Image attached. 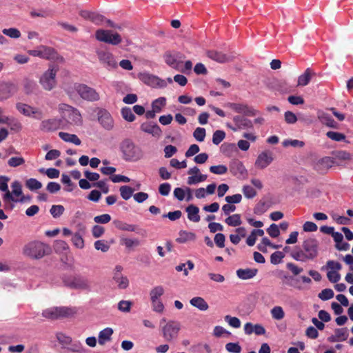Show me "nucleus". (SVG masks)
<instances>
[{
	"instance_id": "obj_1",
	"label": "nucleus",
	"mask_w": 353,
	"mask_h": 353,
	"mask_svg": "<svg viewBox=\"0 0 353 353\" xmlns=\"http://www.w3.org/2000/svg\"><path fill=\"white\" fill-rule=\"evenodd\" d=\"M319 253V242L316 239L310 238L305 240L302 244V249L296 248L290 254L296 261L306 262L313 260Z\"/></svg>"
},
{
	"instance_id": "obj_2",
	"label": "nucleus",
	"mask_w": 353,
	"mask_h": 353,
	"mask_svg": "<svg viewBox=\"0 0 353 353\" xmlns=\"http://www.w3.org/2000/svg\"><path fill=\"white\" fill-rule=\"evenodd\" d=\"M314 168L323 172L333 166H346L353 162L352 156H314Z\"/></svg>"
},
{
	"instance_id": "obj_3",
	"label": "nucleus",
	"mask_w": 353,
	"mask_h": 353,
	"mask_svg": "<svg viewBox=\"0 0 353 353\" xmlns=\"http://www.w3.org/2000/svg\"><path fill=\"white\" fill-rule=\"evenodd\" d=\"M160 332L167 342H173L177 339L181 328V323L174 320L163 318L160 321Z\"/></svg>"
},
{
	"instance_id": "obj_4",
	"label": "nucleus",
	"mask_w": 353,
	"mask_h": 353,
	"mask_svg": "<svg viewBox=\"0 0 353 353\" xmlns=\"http://www.w3.org/2000/svg\"><path fill=\"white\" fill-rule=\"evenodd\" d=\"M59 111L61 114L63 123L65 122L70 125L79 126L83 119L79 110L65 103L59 105Z\"/></svg>"
},
{
	"instance_id": "obj_5",
	"label": "nucleus",
	"mask_w": 353,
	"mask_h": 353,
	"mask_svg": "<svg viewBox=\"0 0 353 353\" xmlns=\"http://www.w3.org/2000/svg\"><path fill=\"white\" fill-rule=\"evenodd\" d=\"M50 252V248L41 241L30 242L23 248V254L34 259H41L49 254Z\"/></svg>"
},
{
	"instance_id": "obj_6",
	"label": "nucleus",
	"mask_w": 353,
	"mask_h": 353,
	"mask_svg": "<svg viewBox=\"0 0 353 353\" xmlns=\"http://www.w3.org/2000/svg\"><path fill=\"white\" fill-rule=\"evenodd\" d=\"M59 70L57 64L50 63L46 71H45L39 78V83L46 91L53 90L57 85L56 76Z\"/></svg>"
},
{
	"instance_id": "obj_7",
	"label": "nucleus",
	"mask_w": 353,
	"mask_h": 353,
	"mask_svg": "<svg viewBox=\"0 0 353 353\" xmlns=\"http://www.w3.org/2000/svg\"><path fill=\"white\" fill-rule=\"evenodd\" d=\"M75 311L68 307H51L43 310L41 315L43 317L54 321L59 319L67 318L74 315Z\"/></svg>"
},
{
	"instance_id": "obj_8",
	"label": "nucleus",
	"mask_w": 353,
	"mask_h": 353,
	"mask_svg": "<svg viewBox=\"0 0 353 353\" xmlns=\"http://www.w3.org/2000/svg\"><path fill=\"white\" fill-rule=\"evenodd\" d=\"M64 285L72 290H91V284L88 278L78 274L63 280Z\"/></svg>"
},
{
	"instance_id": "obj_9",
	"label": "nucleus",
	"mask_w": 353,
	"mask_h": 353,
	"mask_svg": "<svg viewBox=\"0 0 353 353\" xmlns=\"http://www.w3.org/2000/svg\"><path fill=\"white\" fill-rule=\"evenodd\" d=\"M74 89L80 97L87 101L94 102L100 99V95L95 89L84 83H76Z\"/></svg>"
},
{
	"instance_id": "obj_10",
	"label": "nucleus",
	"mask_w": 353,
	"mask_h": 353,
	"mask_svg": "<svg viewBox=\"0 0 353 353\" xmlns=\"http://www.w3.org/2000/svg\"><path fill=\"white\" fill-rule=\"evenodd\" d=\"M97 40L112 46H117L122 41L121 35L110 30L99 29L95 32Z\"/></svg>"
},
{
	"instance_id": "obj_11",
	"label": "nucleus",
	"mask_w": 353,
	"mask_h": 353,
	"mask_svg": "<svg viewBox=\"0 0 353 353\" xmlns=\"http://www.w3.org/2000/svg\"><path fill=\"white\" fill-rule=\"evenodd\" d=\"M164 61L170 67L178 70L183 62L185 56L179 52L167 51L163 55Z\"/></svg>"
},
{
	"instance_id": "obj_12",
	"label": "nucleus",
	"mask_w": 353,
	"mask_h": 353,
	"mask_svg": "<svg viewBox=\"0 0 353 353\" xmlns=\"http://www.w3.org/2000/svg\"><path fill=\"white\" fill-rule=\"evenodd\" d=\"M97 55L99 61L108 70L115 69L117 68V61L114 55L110 52L106 50H97Z\"/></svg>"
},
{
	"instance_id": "obj_13",
	"label": "nucleus",
	"mask_w": 353,
	"mask_h": 353,
	"mask_svg": "<svg viewBox=\"0 0 353 353\" xmlns=\"http://www.w3.org/2000/svg\"><path fill=\"white\" fill-rule=\"evenodd\" d=\"M97 119L101 125L106 130H112L114 128V120L111 114L105 109L99 108Z\"/></svg>"
},
{
	"instance_id": "obj_14",
	"label": "nucleus",
	"mask_w": 353,
	"mask_h": 353,
	"mask_svg": "<svg viewBox=\"0 0 353 353\" xmlns=\"http://www.w3.org/2000/svg\"><path fill=\"white\" fill-rule=\"evenodd\" d=\"M16 108L20 113L26 117H33L38 120H41L43 117V112L41 110L29 105L18 103Z\"/></svg>"
},
{
	"instance_id": "obj_15",
	"label": "nucleus",
	"mask_w": 353,
	"mask_h": 353,
	"mask_svg": "<svg viewBox=\"0 0 353 353\" xmlns=\"http://www.w3.org/2000/svg\"><path fill=\"white\" fill-rule=\"evenodd\" d=\"M139 77L144 83L151 87L164 88L166 86V83L163 80L149 73H140Z\"/></svg>"
},
{
	"instance_id": "obj_16",
	"label": "nucleus",
	"mask_w": 353,
	"mask_h": 353,
	"mask_svg": "<svg viewBox=\"0 0 353 353\" xmlns=\"http://www.w3.org/2000/svg\"><path fill=\"white\" fill-rule=\"evenodd\" d=\"M28 53L32 56L45 59H54L57 54L54 48L45 46H41L37 50H29Z\"/></svg>"
},
{
	"instance_id": "obj_17",
	"label": "nucleus",
	"mask_w": 353,
	"mask_h": 353,
	"mask_svg": "<svg viewBox=\"0 0 353 353\" xmlns=\"http://www.w3.org/2000/svg\"><path fill=\"white\" fill-rule=\"evenodd\" d=\"M63 127V121L61 119L52 118L41 121L39 128L43 132L55 131Z\"/></svg>"
},
{
	"instance_id": "obj_18",
	"label": "nucleus",
	"mask_w": 353,
	"mask_h": 353,
	"mask_svg": "<svg viewBox=\"0 0 353 353\" xmlns=\"http://www.w3.org/2000/svg\"><path fill=\"white\" fill-rule=\"evenodd\" d=\"M228 107L237 113L243 114L248 117H253L257 114L256 110L243 103H230Z\"/></svg>"
},
{
	"instance_id": "obj_19",
	"label": "nucleus",
	"mask_w": 353,
	"mask_h": 353,
	"mask_svg": "<svg viewBox=\"0 0 353 353\" xmlns=\"http://www.w3.org/2000/svg\"><path fill=\"white\" fill-rule=\"evenodd\" d=\"M233 121L235 124V127H232L230 124H228V126L234 131H236L239 129H249L253 127L252 122L242 116L237 115L234 117Z\"/></svg>"
},
{
	"instance_id": "obj_20",
	"label": "nucleus",
	"mask_w": 353,
	"mask_h": 353,
	"mask_svg": "<svg viewBox=\"0 0 353 353\" xmlns=\"http://www.w3.org/2000/svg\"><path fill=\"white\" fill-rule=\"evenodd\" d=\"M140 128L141 130L144 132L152 134L155 137H159L162 134V131L160 127L154 122H144L141 125Z\"/></svg>"
},
{
	"instance_id": "obj_21",
	"label": "nucleus",
	"mask_w": 353,
	"mask_h": 353,
	"mask_svg": "<svg viewBox=\"0 0 353 353\" xmlns=\"http://www.w3.org/2000/svg\"><path fill=\"white\" fill-rule=\"evenodd\" d=\"M120 150L123 154H135L140 152L139 148L130 139H125L121 143Z\"/></svg>"
},
{
	"instance_id": "obj_22",
	"label": "nucleus",
	"mask_w": 353,
	"mask_h": 353,
	"mask_svg": "<svg viewBox=\"0 0 353 353\" xmlns=\"http://www.w3.org/2000/svg\"><path fill=\"white\" fill-rule=\"evenodd\" d=\"M9 179L6 176H0V190L1 191L6 192V194L3 196V199L5 201H14L17 202L18 200L14 199L12 194L8 190V181Z\"/></svg>"
},
{
	"instance_id": "obj_23",
	"label": "nucleus",
	"mask_w": 353,
	"mask_h": 353,
	"mask_svg": "<svg viewBox=\"0 0 353 353\" xmlns=\"http://www.w3.org/2000/svg\"><path fill=\"white\" fill-rule=\"evenodd\" d=\"M112 280L120 290L126 289L129 285V280L128 277L123 276L121 273L114 274Z\"/></svg>"
},
{
	"instance_id": "obj_24",
	"label": "nucleus",
	"mask_w": 353,
	"mask_h": 353,
	"mask_svg": "<svg viewBox=\"0 0 353 353\" xmlns=\"http://www.w3.org/2000/svg\"><path fill=\"white\" fill-rule=\"evenodd\" d=\"M315 72L310 68H307L303 74L300 75L298 78V83L297 85L299 86H305L307 85L312 76L315 75Z\"/></svg>"
},
{
	"instance_id": "obj_25",
	"label": "nucleus",
	"mask_w": 353,
	"mask_h": 353,
	"mask_svg": "<svg viewBox=\"0 0 353 353\" xmlns=\"http://www.w3.org/2000/svg\"><path fill=\"white\" fill-rule=\"evenodd\" d=\"M257 272L258 270L255 268L239 269L236 271V275L241 279L247 280L254 277Z\"/></svg>"
},
{
	"instance_id": "obj_26",
	"label": "nucleus",
	"mask_w": 353,
	"mask_h": 353,
	"mask_svg": "<svg viewBox=\"0 0 353 353\" xmlns=\"http://www.w3.org/2000/svg\"><path fill=\"white\" fill-rule=\"evenodd\" d=\"M196 240V234L194 232L181 230L179 233V237L176 238V241L179 243H185L190 241H194Z\"/></svg>"
},
{
	"instance_id": "obj_27",
	"label": "nucleus",
	"mask_w": 353,
	"mask_h": 353,
	"mask_svg": "<svg viewBox=\"0 0 353 353\" xmlns=\"http://www.w3.org/2000/svg\"><path fill=\"white\" fill-rule=\"evenodd\" d=\"M208 57L219 63H225L229 61V57L221 52L210 50L207 52Z\"/></svg>"
},
{
	"instance_id": "obj_28",
	"label": "nucleus",
	"mask_w": 353,
	"mask_h": 353,
	"mask_svg": "<svg viewBox=\"0 0 353 353\" xmlns=\"http://www.w3.org/2000/svg\"><path fill=\"white\" fill-rule=\"evenodd\" d=\"M188 212V218L193 222H199L200 221V216L199 215V209L194 205H190L186 208Z\"/></svg>"
},
{
	"instance_id": "obj_29",
	"label": "nucleus",
	"mask_w": 353,
	"mask_h": 353,
	"mask_svg": "<svg viewBox=\"0 0 353 353\" xmlns=\"http://www.w3.org/2000/svg\"><path fill=\"white\" fill-rule=\"evenodd\" d=\"M190 303L192 306L198 308L201 311H206L209 307L208 303L204 300L203 298L200 296H196L192 298L190 301Z\"/></svg>"
},
{
	"instance_id": "obj_30",
	"label": "nucleus",
	"mask_w": 353,
	"mask_h": 353,
	"mask_svg": "<svg viewBox=\"0 0 353 353\" xmlns=\"http://www.w3.org/2000/svg\"><path fill=\"white\" fill-rule=\"evenodd\" d=\"M59 136L62 140L66 142L72 143L77 145H80L81 143L80 139L76 134L60 132L59 133Z\"/></svg>"
},
{
	"instance_id": "obj_31",
	"label": "nucleus",
	"mask_w": 353,
	"mask_h": 353,
	"mask_svg": "<svg viewBox=\"0 0 353 353\" xmlns=\"http://www.w3.org/2000/svg\"><path fill=\"white\" fill-rule=\"evenodd\" d=\"M112 334L113 330L110 327H106L101 330L99 334V343L104 345L105 343L110 341Z\"/></svg>"
},
{
	"instance_id": "obj_32",
	"label": "nucleus",
	"mask_w": 353,
	"mask_h": 353,
	"mask_svg": "<svg viewBox=\"0 0 353 353\" xmlns=\"http://www.w3.org/2000/svg\"><path fill=\"white\" fill-rule=\"evenodd\" d=\"M113 223L117 229L123 231L135 232L138 229L137 225L128 224L119 220L114 221Z\"/></svg>"
},
{
	"instance_id": "obj_33",
	"label": "nucleus",
	"mask_w": 353,
	"mask_h": 353,
	"mask_svg": "<svg viewBox=\"0 0 353 353\" xmlns=\"http://www.w3.org/2000/svg\"><path fill=\"white\" fill-rule=\"evenodd\" d=\"M273 161L272 156H258L256 161L255 166L259 169L266 168Z\"/></svg>"
},
{
	"instance_id": "obj_34",
	"label": "nucleus",
	"mask_w": 353,
	"mask_h": 353,
	"mask_svg": "<svg viewBox=\"0 0 353 353\" xmlns=\"http://www.w3.org/2000/svg\"><path fill=\"white\" fill-rule=\"evenodd\" d=\"M319 118L323 124L326 125L330 128H336L337 123L330 114L327 113H322L319 116Z\"/></svg>"
},
{
	"instance_id": "obj_35",
	"label": "nucleus",
	"mask_w": 353,
	"mask_h": 353,
	"mask_svg": "<svg viewBox=\"0 0 353 353\" xmlns=\"http://www.w3.org/2000/svg\"><path fill=\"white\" fill-rule=\"evenodd\" d=\"M23 85L24 91L27 94L33 93L37 88L36 82L30 79H25Z\"/></svg>"
},
{
	"instance_id": "obj_36",
	"label": "nucleus",
	"mask_w": 353,
	"mask_h": 353,
	"mask_svg": "<svg viewBox=\"0 0 353 353\" xmlns=\"http://www.w3.org/2000/svg\"><path fill=\"white\" fill-rule=\"evenodd\" d=\"M164 294V288L161 285H158L154 288H153L150 292V300L151 301H155L159 300V298L161 296Z\"/></svg>"
},
{
	"instance_id": "obj_37",
	"label": "nucleus",
	"mask_w": 353,
	"mask_h": 353,
	"mask_svg": "<svg viewBox=\"0 0 353 353\" xmlns=\"http://www.w3.org/2000/svg\"><path fill=\"white\" fill-rule=\"evenodd\" d=\"M225 222L230 226L236 227L239 226L241 224L242 221L241 219V216L239 214H234L232 216H229L225 220Z\"/></svg>"
},
{
	"instance_id": "obj_38",
	"label": "nucleus",
	"mask_w": 353,
	"mask_h": 353,
	"mask_svg": "<svg viewBox=\"0 0 353 353\" xmlns=\"http://www.w3.org/2000/svg\"><path fill=\"white\" fill-rule=\"evenodd\" d=\"M120 194L121 197L124 200H128L132 196L134 189L128 185H123L119 188Z\"/></svg>"
},
{
	"instance_id": "obj_39",
	"label": "nucleus",
	"mask_w": 353,
	"mask_h": 353,
	"mask_svg": "<svg viewBox=\"0 0 353 353\" xmlns=\"http://www.w3.org/2000/svg\"><path fill=\"white\" fill-rule=\"evenodd\" d=\"M284 147L302 148L305 145V143L297 139H285L282 143Z\"/></svg>"
},
{
	"instance_id": "obj_40",
	"label": "nucleus",
	"mask_w": 353,
	"mask_h": 353,
	"mask_svg": "<svg viewBox=\"0 0 353 353\" xmlns=\"http://www.w3.org/2000/svg\"><path fill=\"white\" fill-rule=\"evenodd\" d=\"M12 84L4 83L0 85V98L1 99H8L10 95V89Z\"/></svg>"
},
{
	"instance_id": "obj_41",
	"label": "nucleus",
	"mask_w": 353,
	"mask_h": 353,
	"mask_svg": "<svg viewBox=\"0 0 353 353\" xmlns=\"http://www.w3.org/2000/svg\"><path fill=\"white\" fill-rule=\"evenodd\" d=\"M121 115H122L123 118L125 120H126L129 122H132L134 121L135 116L132 113V111L130 108H128V107L123 108L121 109Z\"/></svg>"
},
{
	"instance_id": "obj_42",
	"label": "nucleus",
	"mask_w": 353,
	"mask_h": 353,
	"mask_svg": "<svg viewBox=\"0 0 353 353\" xmlns=\"http://www.w3.org/2000/svg\"><path fill=\"white\" fill-rule=\"evenodd\" d=\"M39 172L42 174L45 173L50 179H57L59 176V170L55 168H48L47 170L40 168Z\"/></svg>"
},
{
	"instance_id": "obj_43",
	"label": "nucleus",
	"mask_w": 353,
	"mask_h": 353,
	"mask_svg": "<svg viewBox=\"0 0 353 353\" xmlns=\"http://www.w3.org/2000/svg\"><path fill=\"white\" fill-rule=\"evenodd\" d=\"M271 314L273 319L281 320L283 319L285 313L281 306H275L271 310Z\"/></svg>"
},
{
	"instance_id": "obj_44",
	"label": "nucleus",
	"mask_w": 353,
	"mask_h": 353,
	"mask_svg": "<svg viewBox=\"0 0 353 353\" xmlns=\"http://www.w3.org/2000/svg\"><path fill=\"white\" fill-rule=\"evenodd\" d=\"M26 185L30 190H36L42 187V183L37 179L31 178L26 181Z\"/></svg>"
},
{
	"instance_id": "obj_45",
	"label": "nucleus",
	"mask_w": 353,
	"mask_h": 353,
	"mask_svg": "<svg viewBox=\"0 0 353 353\" xmlns=\"http://www.w3.org/2000/svg\"><path fill=\"white\" fill-rule=\"evenodd\" d=\"M166 99L165 97H159L154 100L152 104V109L157 112H161V108L165 105Z\"/></svg>"
},
{
	"instance_id": "obj_46",
	"label": "nucleus",
	"mask_w": 353,
	"mask_h": 353,
	"mask_svg": "<svg viewBox=\"0 0 353 353\" xmlns=\"http://www.w3.org/2000/svg\"><path fill=\"white\" fill-rule=\"evenodd\" d=\"M334 292L332 289L326 288L323 290L318 295L319 298L323 301H327L334 297Z\"/></svg>"
},
{
	"instance_id": "obj_47",
	"label": "nucleus",
	"mask_w": 353,
	"mask_h": 353,
	"mask_svg": "<svg viewBox=\"0 0 353 353\" xmlns=\"http://www.w3.org/2000/svg\"><path fill=\"white\" fill-rule=\"evenodd\" d=\"M231 168L235 174L239 173L240 174L243 175L246 173V169L245 166L239 161L233 162Z\"/></svg>"
},
{
	"instance_id": "obj_48",
	"label": "nucleus",
	"mask_w": 353,
	"mask_h": 353,
	"mask_svg": "<svg viewBox=\"0 0 353 353\" xmlns=\"http://www.w3.org/2000/svg\"><path fill=\"white\" fill-rule=\"evenodd\" d=\"M54 218L59 217L64 212V207L61 205H53L50 210Z\"/></svg>"
},
{
	"instance_id": "obj_49",
	"label": "nucleus",
	"mask_w": 353,
	"mask_h": 353,
	"mask_svg": "<svg viewBox=\"0 0 353 353\" xmlns=\"http://www.w3.org/2000/svg\"><path fill=\"white\" fill-rule=\"evenodd\" d=\"M2 32L10 37V38H14V39H17V38H19L20 36H21V32L20 31L17 29V28H5L2 30Z\"/></svg>"
},
{
	"instance_id": "obj_50",
	"label": "nucleus",
	"mask_w": 353,
	"mask_h": 353,
	"mask_svg": "<svg viewBox=\"0 0 353 353\" xmlns=\"http://www.w3.org/2000/svg\"><path fill=\"white\" fill-rule=\"evenodd\" d=\"M326 135L330 139L336 141H341L345 139L344 134L338 132L329 131L326 133Z\"/></svg>"
},
{
	"instance_id": "obj_51",
	"label": "nucleus",
	"mask_w": 353,
	"mask_h": 353,
	"mask_svg": "<svg viewBox=\"0 0 353 353\" xmlns=\"http://www.w3.org/2000/svg\"><path fill=\"white\" fill-rule=\"evenodd\" d=\"M284 257L285 254L282 252L276 251L271 254L270 262L274 265L279 264Z\"/></svg>"
},
{
	"instance_id": "obj_52",
	"label": "nucleus",
	"mask_w": 353,
	"mask_h": 353,
	"mask_svg": "<svg viewBox=\"0 0 353 353\" xmlns=\"http://www.w3.org/2000/svg\"><path fill=\"white\" fill-rule=\"evenodd\" d=\"M72 242L77 248L82 249L84 247V241L81 234H74L72 238Z\"/></svg>"
},
{
	"instance_id": "obj_53",
	"label": "nucleus",
	"mask_w": 353,
	"mask_h": 353,
	"mask_svg": "<svg viewBox=\"0 0 353 353\" xmlns=\"http://www.w3.org/2000/svg\"><path fill=\"white\" fill-rule=\"evenodd\" d=\"M225 133L222 130H216L212 136V142L215 145H219L225 138Z\"/></svg>"
},
{
	"instance_id": "obj_54",
	"label": "nucleus",
	"mask_w": 353,
	"mask_h": 353,
	"mask_svg": "<svg viewBox=\"0 0 353 353\" xmlns=\"http://www.w3.org/2000/svg\"><path fill=\"white\" fill-rule=\"evenodd\" d=\"M132 303L130 301H121L118 303V309L123 312H129Z\"/></svg>"
},
{
	"instance_id": "obj_55",
	"label": "nucleus",
	"mask_w": 353,
	"mask_h": 353,
	"mask_svg": "<svg viewBox=\"0 0 353 353\" xmlns=\"http://www.w3.org/2000/svg\"><path fill=\"white\" fill-rule=\"evenodd\" d=\"M225 320L232 327L239 328L241 327V321L237 317L226 315L225 316Z\"/></svg>"
},
{
	"instance_id": "obj_56",
	"label": "nucleus",
	"mask_w": 353,
	"mask_h": 353,
	"mask_svg": "<svg viewBox=\"0 0 353 353\" xmlns=\"http://www.w3.org/2000/svg\"><path fill=\"white\" fill-rule=\"evenodd\" d=\"M193 136L198 141H203L205 137V130L203 128L198 127L195 129Z\"/></svg>"
},
{
	"instance_id": "obj_57",
	"label": "nucleus",
	"mask_w": 353,
	"mask_h": 353,
	"mask_svg": "<svg viewBox=\"0 0 353 353\" xmlns=\"http://www.w3.org/2000/svg\"><path fill=\"white\" fill-rule=\"evenodd\" d=\"M244 196L248 199L254 198L256 195V190L250 185H245L243 188Z\"/></svg>"
},
{
	"instance_id": "obj_58",
	"label": "nucleus",
	"mask_w": 353,
	"mask_h": 353,
	"mask_svg": "<svg viewBox=\"0 0 353 353\" xmlns=\"http://www.w3.org/2000/svg\"><path fill=\"white\" fill-rule=\"evenodd\" d=\"M56 338L60 343H62L64 345H69L72 342L71 337L65 335V334H63L62 332L57 333Z\"/></svg>"
},
{
	"instance_id": "obj_59",
	"label": "nucleus",
	"mask_w": 353,
	"mask_h": 353,
	"mask_svg": "<svg viewBox=\"0 0 353 353\" xmlns=\"http://www.w3.org/2000/svg\"><path fill=\"white\" fill-rule=\"evenodd\" d=\"M94 248L97 250H101L103 252H106L110 249V245L103 240L97 241L94 243Z\"/></svg>"
},
{
	"instance_id": "obj_60",
	"label": "nucleus",
	"mask_w": 353,
	"mask_h": 353,
	"mask_svg": "<svg viewBox=\"0 0 353 353\" xmlns=\"http://www.w3.org/2000/svg\"><path fill=\"white\" fill-rule=\"evenodd\" d=\"M105 20V18L104 16L94 12H93L90 19V21L95 25H101Z\"/></svg>"
},
{
	"instance_id": "obj_61",
	"label": "nucleus",
	"mask_w": 353,
	"mask_h": 353,
	"mask_svg": "<svg viewBox=\"0 0 353 353\" xmlns=\"http://www.w3.org/2000/svg\"><path fill=\"white\" fill-rule=\"evenodd\" d=\"M225 349L229 352L240 353L241 347L237 343H228L225 345Z\"/></svg>"
},
{
	"instance_id": "obj_62",
	"label": "nucleus",
	"mask_w": 353,
	"mask_h": 353,
	"mask_svg": "<svg viewBox=\"0 0 353 353\" xmlns=\"http://www.w3.org/2000/svg\"><path fill=\"white\" fill-rule=\"evenodd\" d=\"M337 271L338 270H329L327 272V276L330 282L336 283L340 280L341 276Z\"/></svg>"
},
{
	"instance_id": "obj_63",
	"label": "nucleus",
	"mask_w": 353,
	"mask_h": 353,
	"mask_svg": "<svg viewBox=\"0 0 353 353\" xmlns=\"http://www.w3.org/2000/svg\"><path fill=\"white\" fill-rule=\"evenodd\" d=\"M268 210V205L264 201H259L254 208V213L256 214H262Z\"/></svg>"
},
{
	"instance_id": "obj_64",
	"label": "nucleus",
	"mask_w": 353,
	"mask_h": 353,
	"mask_svg": "<svg viewBox=\"0 0 353 353\" xmlns=\"http://www.w3.org/2000/svg\"><path fill=\"white\" fill-rule=\"evenodd\" d=\"M267 232L268 234L273 238H276L280 234L279 228L274 223L270 225V226L267 229Z\"/></svg>"
}]
</instances>
